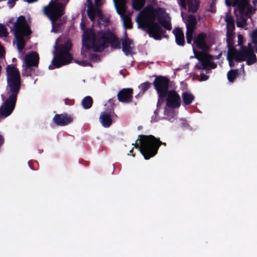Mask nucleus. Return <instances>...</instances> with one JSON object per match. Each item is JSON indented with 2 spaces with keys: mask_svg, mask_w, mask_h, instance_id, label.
<instances>
[{
  "mask_svg": "<svg viewBox=\"0 0 257 257\" xmlns=\"http://www.w3.org/2000/svg\"><path fill=\"white\" fill-rule=\"evenodd\" d=\"M206 35L203 33H201L198 35L197 38L193 42L192 45L193 50L194 53H195V49L194 48V45H196V46L201 49L206 50L208 48V46L206 42Z\"/></svg>",
  "mask_w": 257,
  "mask_h": 257,
  "instance_id": "f3484780",
  "label": "nucleus"
},
{
  "mask_svg": "<svg viewBox=\"0 0 257 257\" xmlns=\"http://www.w3.org/2000/svg\"><path fill=\"white\" fill-rule=\"evenodd\" d=\"M114 5L117 13L120 16L122 24L125 30L130 29L132 27L131 13L126 14V0H113Z\"/></svg>",
  "mask_w": 257,
  "mask_h": 257,
  "instance_id": "f8f14e48",
  "label": "nucleus"
},
{
  "mask_svg": "<svg viewBox=\"0 0 257 257\" xmlns=\"http://www.w3.org/2000/svg\"><path fill=\"white\" fill-rule=\"evenodd\" d=\"M208 78V76L203 73L201 72L200 73V80L201 81H205Z\"/></svg>",
  "mask_w": 257,
  "mask_h": 257,
  "instance_id": "2f4dec72",
  "label": "nucleus"
},
{
  "mask_svg": "<svg viewBox=\"0 0 257 257\" xmlns=\"http://www.w3.org/2000/svg\"><path fill=\"white\" fill-rule=\"evenodd\" d=\"M125 38L122 40V51L126 55L132 54L134 48V44L132 41L127 38L126 32L124 31Z\"/></svg>",
  "mask_w": 257,
  "mask_h": 257,
  "instance_id": "6ab92c4d",
  "label": "nucleus"
},
{
  "mask_svg": "<svg viewBox=\"0 0 257 257\" xmlns=\"http://www.w3.org/2000/svg\"><path fill=\"white\" fill-rule=\"evenodd\" d=\"M89 58L93 62H97L99 60V58L98 56L95 54H90Z\"/></svg>",
  "mask_w": 257,
  "mask_h": 257,
  "instance_id": "c85d7f7f",
  "label": "nucleus"
},
{
  "mask_svg": "<svg viewBox=\"0 0 257 257\" xmlns=\"http://www.w3.org/2000/svg\"><path fill=\"white\" fill-rule=\"evenodd\" d=\"M23 61L22 74L24 76H31L35 72V69L32 67L38 66L39 57L36 52L31 51L26 54L22 59Z\"/></svg>",
  "mask_w": 257,
  "mask_h": 257,
  "instance_id": "9d476101",
  "label": "nucleus"
},
{
  "mask_svg": "<svg viewBox=\"0 0 257 257\" xmlns=\"http://www.w3.org/2000/svg\"><path fill=\"white\" fill-rule=\"evenodd\" d=\"M81 53H82V55H84L85 57H86V54H85V53H84V51H82Z\"/></svg>",
  "mask_w": 257,
  "mask_h": 257,
  "instance_id": "79ce46f5",
  "label": "nucleus"
},
{
  "mask_svg": "<svg viewBox=\"0 0 257 257\" xmlns=\"http://www.w3.org/2000/svg\"><path fill=\"white\" fill-rule=\"evenodd\" d=\"M250 0H225L228 6H236L234 10L236 16H250L255 9L250 6Z\"/></svg>",
  "mask_w": 257,
  "mask_h": 257,
  "instance_id": "1a4fd4ad",
  "label": "nucleus"
},
{
  "mask_svg": "<svg viewBox=\"0 0 257 257\" xmlns=\"http://www.w3.org/2000/svg\"><path fill=\"white\" fill-rule=\"evenodd\" d=\"M86 5L87 6V13L91 21L93 22L95 18L97 19L98 24L104 27L108 25L109 19L104 17L99 8H94L91 0H87Z\"/></svg>",
  "mask_w": 257,
  "mask_h": 257,
  "instance_id": "9b49d317",
  "label": "nucleus"
},
{
  "mask_svg": "<svg viewBox=\"0 0 257 257\" xmlns=\"http://www.w3.org/2000/svg\"><path fill=\"white\" fill-rule=\"evenodd\" d=\"M240 66H241L240 69L242 70L243 73H244V69H243L244 64H242L240 65Z\"/></svg>",
  "mask_w": 257,
  "mask_h": 257,
  "instance_id": "58836bf2",
  "label": "nucleus"
},
{
  "mask_svg": "<svg viewBox=\"0 0 257 257\" xmlns=\"http://www.w3.org/2000/svg\"><path fill=\"white\" fill-rule=\"evenodd\" d=\"M28 165H29V167H30L31 169H33V168L31 167V165H30V162H28Z\"/></svg>",
  "mask_w": 257,
  "mask_h": 257,
  "instance_id": "c03bdc74",
  "label": "nucleus"
},
{
  "mask_svg": "<svg viewBox=\"0 0 257 257\" xmlns=\"http://www.w3.org/2000/svg\"><path fill=\"white\" fill-rule=\"evenodd\" d=\"M220 55L217 56H212L206 53L202 54L200 56L196 55L199 62L196 65V67L198 69L209 70L210 69L215 68L217 64L211 61L215 59H218Z\"/></svg>",
  "mask_w": 257,
  "mask_h": 257,
  "instance_id": "ddd939ff",
  "label": "nucleus"
},
{
  "mask_svg": "<svg viewBox=\"0 0 257 257\" xmlns=\"http://www.w3.org/2000/svg\"><path fill=\"white\" fill-rule=\"evenodd\" d=\"M133 90L132 88H124L117 94L118 99L123 103H129L132 101Z\"/></svg>",
  "mask_w": 257,
  "mask_h": 257,
  "instance_id": "2eb2a0df",
  "label": "nucleus"
},
{
  "mask_svg": "<svg viewBox=\"0 0 257 257\" xmlns=\"http://www.w3.org/2000/svg\"><path fill=\"white\" fill-rule=\"evenodd\" d=\"M24 1L28 2V3H32L33 2H36L37 0H24Z\"/></svg>",
  "mask_w": 257,
  "mask_h": 257,
  "instance_id": "4c0bfd02",
  "label": "nucleus"
},
{
  "mask_svg": "<svg viewBox=\"0 0 257 257\" xmlns=\"http://www.w3.org/2000/svg\"><path fill=\"white\" fill-rule=\"evenodd\" d=\"M15 60H16V59H15V58H13V62H14V61H15Z\"/></svg>",
  "mask_w": 257,
  "mask_h": 257,
  "instance_id": "a18cd8bd",
  "label": "nucleus"
},
{
  "mask_svg": "<svg viewBox=\"0 0 257 257\" xmlns=\"http://www.w3.org/2000/svg\"><path fill=\"white\" fill-rule=\"evenodd\" d=\"M151 83L149 82H146L142 83L138 87L140 91L139 93L135 96V97L138 98L140 96H142L145 93V92L151 87Z\"/></svg>",
  "mask_w": 257,
  "mask_h": 257,
  "instance_id": "5701e85b",
  "label": "nucleus"
},
{
  "mask_svg": "<svg viewBox=\"0 0 257 257\" xmlns=\"http://www.w3.org/2000/svg\"><path fill=\"white\" fill-rule=\"evenodd\" d=\"M4 50L3 47L0 44V57L3 56Z\"/></svg>",
  "mask_w": 257,
  "mask_h": 257,
  "instance_id": "f704fd0d",
  "label": "nucleus"
},
{
  "mask_svg": "<svg viewBox=\"0 0 257 257\" xmlns=\"http://www.w3.org/2000/svg\"><path fill=\"white\" fill-rule=\"evenodd\" d=\"M182 97L184 105L191 104L195 98L194 96L189 92H183Z\"/></svg>",
  "mask_w": 257,
  "mask_h": 257,
  "instance_id": "4be33fe9",
  "label": "nucleus"
},
{
  "mask_svg": "<svg viewBox=\"0 0 257 257\" xmlns=\"http://www.w3.org/2000/svg\"><path fill=\"white\" fill-rule=\"evenodd\" d=\"M238 73V70H231L227 73V78L230 82H233Z\"/></svg>",
  "mask_w": 257,
  "mask_h": 257,
  "instance_id": "a878e982",
  "label": "nucleus"
},
{
  "mask_svg": "<svg viewBox=\"0 0 257 257\" xmlns=\"http://www.w3.org/2000/svg\"><path fill=\"white\" fill-rule=\"evenodd\" d=\"M168 30L172 29L171 18L163 8L150 9L141 11L136 18L138 28L146 31L150 37L160 40L163 33L162 27Z\"/></svg>",
  "mask_w": 257,
  "mask_h": 257,
  "instance_id": "f03ea898",
  "label": "nucleus"
},
{
  "mask_svg": "<svg viewBox=\"0 0 257 257\" xmlns=\"http://www.w3.org/2000/svg\"><path fill=\"white\" fill-rule=\"evenodd\" d=\"M215 1H216V0H213L211 4H210V6L208 9L209 12H211L212 13L215 12V11H216Z\"/></svg>",
  "mask_w": 257,
  "mask_h": 257,
  "instance_id": "cd10ccee",
  "label": "nucleus"
},
{
  "mask_svg": "<svg viewBox=\"0 0 257 257\" xmlns=\"http://www.w3.org/2000/svg\"><path fill=\"white\" fill-rule=\"evenodd\" d=\"M112 112L111 109L107 110L101 113L99 120L103 126L109 127L112 123Z\"/></svg>",
  "mask_w": 257,
  "mask_h": 257,
  "instance_id": "a211bd4d",
  "label": "nucleus"
},
{
  "mask_svg": "<svg viewBox=\"0 0 257 257\" xmlns=\"http://www.w3.org/2000/svg\"><path fill=\"white\" fill-rule=\"evenodd\" d=\"M132 150H131V151H130V153H132Z\"/></svg>",
  "mask_w": 257,
  "mask_h": 257,
  "instance_id": "de8ad7c7",
  "label": "nucleus"
},
{
  "mask_svg": "<svg viewBox=\"0 0 257 257\" xmlns=\"http://www.w3.org/2000/svg\"><path fill=\"white\" fill-rule=\"evenodd\" d=\"M102 4V0H95V5L96 7H94V8H98V7L101 6Z\"/></svg>",
  "mask_w": 257,
  "mask_h": 257,
  "instance_id": "72a5a7b5",
  "label": "nucleus"
},
{
  "mask_svg": "<svg viewBox=\"0 0 257 257\" xmlns=\"http://www.w3.org/2000/svg\"><path fill=\"white\" fill-rule=\"evenodd\" d=\"M4 143V138L2 135H0V146L3 144Z\"/></svg>",
  "mask_w": 257,
  "mask_h": 257,
  "instance_id": "c9c22d12",
  "label": "nucleus"
},
{
  "mask_svg": "<svg viewBox=\"0 0 257 257\" xmlns=\"http://www.w3.org/2000/svg\"><path fill=\"white\" fill-rule=\"evenodd\" d=\"M146 0H132V6L137 11L141 10L145 5Z\"/></svg>",
  "mask_w": 257,
  "mask_h": 257,
  "instance_id": "393cba45",
  "label": "nucleus"
},
{
  "mask_svg": "<svg viewBox=\"0 0 257 257\" xmlns=\"http://www.w3.org/2000/svg\"><path fill=\"white\" fill-rule=\"evenodd\" d=\"M11 29L14 32L17 41V47L20 53L25 46L26 39H29L32 33L25 17H19Z\"/></svg>",
  "mask_w": 257,
  "mask_h": 257,
  "instance_id": "423d86ee",
  "label": "nucleus"
},
{
  "mask_svg": "<svg viewBox=\"0 0 257 257\" xmlns=\"http://www.w3.org/2000/svg\"><path fill=\"white\" fill-rule=\"evenodd\" d=\"M181 16L187 28V42L188 44H191L193 38L194 31L197 24L196 19L193 15H185L183 12L181 13Z\"/></svg>",
  "mask_w": 257,
  "mask_h": 257,
  "instance_id": "4468645a",
  "label": "nucleus"
},
{
  "mask_svg": "<svg viewBox=\"0 0 257 257\" xmlns=\"http://www.w3.org/2000/svg\"><path fill=\"white\" fill-rule=\"evenodd\" d=\"M114 48H120V43H118L116 45V46L114 47Z\"/></svg>",
  "mask_w": 257,
  "mask_h": 257,
  "instance_id": "ea45409f",
  "label": "nucleus"
},
{
  "mask_svg": "<svg viewBox=\"0 0 257 257\" xmlns=\"http://www.w3.org/2000/svg\"><path fill=\"white\" fill-rule=\"evenodd\" d=\"M65 104H67L66 100H65Z\"/></svg>",
  "mask_w": 257,
  "mask_h": 257,
  "instance_id": "49530a36",
  "label": "nucleus"
},
{
  "mask_svg": "<svg viewBox=\"0 0 257 257\" xmlns=\"http://www.w3.org/2000/svg\"><path fill=\"white\" fill-rule=\"evenodd\" d=\"M175 36L176 43L180 46H183L185 43L184 36L180 28H176L173 31Z\"/></svg>",
  "mask_w": 257,
  "mask_h": 257,
  "instance_id": "aec40b11",
  "label": "nucleus"
},
{
  "mask_svg": "<svg viewBox=\"0 0 257 257\" xmlns=\"http://www.w3.org/2000/svg\"><path fill=\"white\" fill-rule=\"evenodd\" d=\"M81 103L84 109H89L92 105V99L89 96H86L82 99Z\"/></svg>",
  "mask_w": 257,
  "mask_h": 257,
  "instance_id": "b1692460",
  "label": "nucleus"
},
{
  "mask_svg": "<svg viewBox=\"0 0 257 257\" xmlns=\"http://www.w3.org/2000/svg\"><path fill=\"white\" fill-rule=\"evenodd\" d=\"M226 23V42L228 47L227 59L230 67L235 66V63L246 61L248 65L256 62V57L254 52H257V29L251 35L252 43H248L247 46H242L243 37L242 35H237L238 48L233 46V38L235 29L234 22L232 17L227 15L225 18Z\"/></svg>",
  "mask_w": 257,
  "mask_h": 257,
  "instance_id": "f257e3e1",
  "label": "nucleus"
},
{
  "mask_svg": "<svg viewBox=\"0 0 257 257\" xmlns=\"http://www.w3.org/2000/svg\"><path fill=\"white\" fill-rule=\"evenodd\" d=\"M18 0H8V5L9 7L10 8H12V7H13L15 4L16 2Z\"/></svg>",
  "mask_w": 257,
  "mask_h": 257,
  "instance_id": "7c9ffc66",
  "label": "nucleus"
},
{
  "mask_svg": "<svg viewBox=\"0 0 257 257\" xmlns=\"http://www.w3.org/2000/svg\"><path fill=\"white\" fill-rule=\"evenodd\" d=\"M108 103H110L111 107H112L113 105L114 104L113 100L112 99H109V100H108Z\"/></svg>",
  "mask_w": 257,
  "mask_h": 257,
  "instance_id": "e433bc0d",
  "label": "nucleus"
},
{
  "mask_svg": "<svg viewBox=\"0 0 257 257\" xmlns=\"http://www.w3.org/2000/svg\"><path fill=\"white\" fill-rule=\"evenodd\" d=\"M60 39H57L56 44L54 46L55 50L53 53L54 55L52 60V63L49 66V69L52 70L59 68L62 66L69 64L72 57L69 53L72 46L71 42L69 40L65 39L61 44L58 45L57 48V44L59 43Z\"/></svg>",
  "mask_w": 257,
  "mask_h": 257,
  "instance_id": "20e7f679",
  "label": "nucleus"
},
{
  "mask_svg": "<svg viewBox=\"0 0 257 257\" xmlns=\"http://www.w3.org/2000/svg\"><path fill=\"white\" fill-rule=\"evenodd\" d=\"M252 3L254 5H255L257 4V0H252Z\"/></svg>",
  "mask_w": 257,
  "mask_h": 257,
  "instance_id": "a19ab883",
  "label": "nucleus"
},
{
  "mask_svg": "<svg viewBox=\"0 0 257 257\" xmlns=\"http://www.w3.org/2000/svg\"><path fill=\"white\" fill-rule=\"evenodd\" d=\"M75 63L78 64L79 65L82 66H86L89 65V63L87 61H78L76 60L75 61Z\"/></svg>",
  "mask_w": 257,
  "mask_h": 257,
  "instance_id": "c756f323",
  "label": "nucleus"
},
{
  "mask_svg": "<svg viewBox=\"0 0 257 257\" xmlns=\"http://www.w3.org/2000/svg\"><path fill=\"white\" fill-rule=\"evenodd\" d=\"M166 96H167V98L166 105L164 109V115H165L164 118L170 121H173L177 115V113L174 109L180 106V97L174 91H169Z\"/></svg>",
  "mask_w": 257,
  "mask_h": 257,
  "instance_id": "6e6552de",
  "label": "nucleus"
},
{
  "mask_svg": "<svg viewBox=\"0 0 257 257\" xmlns=\"http://www.w3.org/2000/svg\"><path fill=\"white\" fill-rule=\"evenodd\" d=\"M115 40V37L110 33L101 31L96 35L92 30H89L83 35V47L87 50L92 48L94 51L101 52Z\"/></svg>",
  "mask_w": 257,
  "mask_h": 257,
  "instance_id": "7ed1b4c3",
  "label": "nucleus"
},
{
  "mask_svg": "<svg viewBox=\"0 0 257 257\" xmlns=\"http://www.w3.org/2000/svg\"><path fill=\"white\" fill-rule=\"evenodd\" d=\"M139 143L138 144H133L136 148H138L141 153L143 155L146 160L150 159L154 156L157 153L159 146L162 144L166 145L165 143H162L155 137L152 135L144 136L139 135Z\"/></svg>",
  "mask_w": 257,
  "mask_h": 257,
  "instance_id": "39448f33",
  "label": "nucleus"
},
{
  "mask_svg": "<svg viewBox=\"0 0 257 257\" xmlns=\"http://www.w3.org/2000/svg\"><path fill=\"white\" fill-rule=\"evenodd\" d=\"M154 85L158 94L159 99L157 104V109L152 116V122H155L164 118L160 117L158 114L161 103L163 101V99L166 96L169 92V80L165 77H158L155 79Z\"/></svg>",
  "mask_w": 257,
  "mask_h": 257,
  "instance_id": "0eeeda50",
  "label": "nucleus"
},
{
  "mask_svg": "<svg viewBox=\"0 0 257 257\" xmlns=\"http://www.w3.org/2000/svg\"><path fill=\"white\" fill-rule=\"evenodd\" d=\"M180 122L181 124V126L182 127H187L188 126V123L186 120L183 119H180Z\"/></svg>",
  "mask_w": 257,
  "mask_h": 257,
  "instance_id": "473e14b6",
  "label": "nucleus"
},
{
  "mask_svg": "<svg viewBox=\"0 0 257 257\" xmlns=\"http://www.w3.org/2000/svg\"><path fill=\"white\" fill-rule=\"evenodd\" d=\"M8 35L7 28L4 25L0 24V37H6Z\"/></svg>",
  "mask_w": 257,
  "mask_h": 257,
  "instance_id": "bb28decb",
  "label": "nucleus"
},
{
  "mask_svg": "<svg viewBox=\"0 0 257 257\" xmlns=\"http://www.w3.org/2000/svg\"><path fill=\"white\" fill-rule=\"evenodd\" d=\"M149 1L150 2V3H151L152 4H154L155 3V1L156 0H149Z\"/></svg>",
  "mask_w": 257,
  "mask_h": 257,
  "instance_id": "37998d69",
  "label": "nucleus"
},
{
  "mask_svg": "<svg viewBox=\"0 0 257 257\" xmlns=\"http://www.w3.org/2000/svg\"><path fill=\"white\" fill-rule=\"evenodd\" d=\"M192 0H177L178 3L181 7V9H186L187 4L188 5L189 9L193 11H195L197 10L196 3L195 2V5L192 7V4L190 1Z\"/></svg>",
  "mask_w": 257,
  "mask_h": 257,
  "instance_id": "412c9836",
  "label": "nucleus"
},
{
  "mask_svg": "<svg viewBox=\"0 0 257 257\" xmlns=\"http://www.w3.org/2000/svg\"><path fill=\"white\" fill-rule=\"evenodd\" d=\"M53 120L57 125L64 126L72 122L73 118L66 114H56Z\"/></svg>",
  "mask_w": 257,
  "mask_h": 257,
  "instance_id": "dca6fc26",
  "label": "nucleus"
}]
</instances>
